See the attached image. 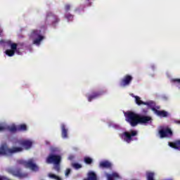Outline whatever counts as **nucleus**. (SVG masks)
Segmentation results:
<instances>
[{
    "instance_id": "nucleus-1",
    "label": "nucleus",
    "mask_w": 180,
    "mask_h": 180,
    "mask_svg": "<svg viewBox=\"0 0 180 180\" xmlns=\"http://www.w3.org/2000/svg\"><path fill=\"white\" fill-rule=\"evenodd\" d=\"M18 144L20 147L13 146L11 148L8 147L7 144L1 145V156L6 155V157H10L13 155V154H17L18 153H22L25 150H30L32 147V141L30 140H19Z\"/></svg>"
},
{
    "instance_id": "nucleus-2",
    "label": "nucleus",
    "mask_w": 180,
    "mask_h": 180,
    "mask_svg": "<svg viewBox=\"0 0 180 180\" xmlns=\"http://www.w3.org/2000/svg\"><path fill=\"white\" fill-rule=\"evenodd\" d=\"M8 44L11 46V49H6V55L8 56H14L15 53H18V55H20V50L23 49L25 44L23 42H20L19 44H16L15 42H11L9 41Z\"/></svg>"
},
{
    "instance_id": "nucleus-3",
    "label": "nucleus",
    "mask_w": 180,
    "mask_h": 180,
    "mask_svg": "<svg viewBox=\"0 0 180 180\" xmlns=\"http://www.w3.org/2000/svg\"><path fill=\"white\" fill-rule=\"evenodd\" d=\"M62 160V157L56 154H49L46 158V164H54V169L57 172L60 171V163Z\"/></svg>"
},
{
    "instance_id": "nucleus-4",
    "label": "nucleus",
    "mask_w": 180,
    "mask_h": 180,
    "mask_svg": "<svg viewBox=\"0 0 180 180\" xmlns=\"http://www.w3.org/2000/svg\"><path fill=\"white\" fill-rule=\"evenodd\" d=\"M124 116L125 120L128 122V123H129L132 127H135L139 124V115L138 113L129 110L125 112Z\"/></svg>"
},
{
    "instance_id": "nucleus-5",
    "label": "nucleus",
    "mask_w": 180,
    "mask_h": 180,
    "mask_svg": "<svg viewBox=\"0 0 180 180\" xmlns=\"http://www.w3.org/2000/svg\"><path fill=\"white\" fill-rule=\"evenodd\" d=\"M17 162L19 165H23L25 168H28L29 169H31V171H34V172H37V171L39 170L38 165L34 162V160L33 158H30L28 161H25V160H18Z\"/></svg>"
},
{
    "instance_id": "nucleus-6",
    "label": "nucleus",
    "mask_w": 180,
    "mask_h": 180,
    "mask_svg": "<svg viewBox=\"0 0 180 180\" xmlns=\"http://www.w3.org/2000/svg\"><path fill=\"white\" fill-rule=\"evenodd\" d=\"M60 21V18H59L58 15L52 13V11H47L46 17L45 18V24H51L53 27H56Z\"/></svg>"
},
{
    "instance_id": "nucleus-7",
    "label": "nucleus",
    "mask_w": 180,
    "mask_h": 180,
    "mask_svg": "<svg viewBox=\"0 0 180 180\" xmlns=\"http://www.w3.org/2000/svg\"><path fill=\"white\" fill-rule=\"evenodd\" d=\"M139 131L137 130H129V131H124L120 134V137L123 139L124 141L126 143H130L131 141H134V137L138 136Z\"/></svg>"
},
{
    "instance_id": "nucleus-8",
    "label": "nucleus",
    "mask_w": 180,
    "mask_h": 180,
    "mask_svg": "<svg viewBox=\"0 0 180 180\" xmlns=\"http://www.w3.org/2000/svg\"><path fill=\"white\" fill-rule=\"evenodd\" d=\"M11 174L13 176H16L19 179H25V178L29 176L28 173H27V172H22L20 168L11 170Z\"/></svg>"
},
{
    "instance_id": "nucleus-9",
    "label": "nucleus",
    "mask_w": 180,
    "mask_h": 180,
    "mask_svg": "<svg viewBox=\"0 0 180 180\" xmlns=\"http://www.w3.org/2000/svg\"><path fill=\"white\" fill-rule=\"evenodd\" d=\"M159 135L161 139L165 137H172L173 131L170 127H165V129H161L159 130Z\"/></svg>"
},
{
    "instance_id": "nucleus-10",
    "label": "nucleus",
    "mask_w": 180,
    "mask_h": 180,
    "mask_svg": "<svg viewBox=\"0 0 180 180\" xmlns=\"http://www.w3.org/2000/svg\"><path fill=\"white\" fill-rule=\"evenodd\" d=\"M40 32L41 31H39L38 30H34L32 32L33 37H37L33 41V44H35L36 45H40L41 41L44 39V37L40 34Z\"/></svg>"
},
{
    "instance_id": "nucleus-11",
    "label": "nucleus",
    "mask_w": 180,
    "mask_h": 180,
    "mask_svg": "<svg viewBox=\"0 0 180 180\" xmlns=\"http://www.w3.org/2000/svg\"><path fill=\"white\" fill-rule=\"evenodd\" d=\"M133 82V77L130 75H126L124 76L123 79H121L120 86H127L130 85L131 82Z\"/></svg>"
},
{
    "instance_id": "nucleus-12",
    "label": "nucleus",
    "mask_w": 180,
    "mask_h": 180,
    "mask_svg": "<svg viewBox=\"0 0 180 180\" xmlns=\"http://www.w3.org/2000/svg\"><path fill=\"white\" fill-rule=\"evenodd\" d=\"M105 91L104 90H100V91H94L91 94L89 95L88 101L89 102H91L93 99H96V98H98V96H101V95H103L105 94Z\"/></svg>"
},
{
    "instance_id": "nucleus-13",
    "label": "nucleus",
    "mask_w": 180,
    "mask_h": 180,
    "mask_svg": "<svg viewBox=\"0 0 180 180\" xmlns=\"http://www.w3.org/2000/svg\"><path fill=\"white\" fill-rule=\"evenodd\" d=\"M153 119L151 116H146V115H139V124L151 123Z\"/></svg>"
},
{
    "instance_id": "nucleus-14",
    "label": "nucleus",
    "mask_w": 180,
    "mask_h": 180,
    "mask_svg": "<svg viewBox=\"0 0 180 180\" xmlns=\"http://www.w3.org/2000/svg\"><path fill=\"white\" fill-rule=\"evenodd\" d=\"M151 109L156 113V115H158V116H161L162 117H167L169 115L167 110H159L155 107H152Z\"/></svg>"
},
{
    "instance_id": "nucleus-15",
    "label": "nucleus",
    "mask_w": 180,
    "mask_h": 180,
    "mask_svg": "<svg viewBox=\"0 0 180 180\" xmlns=\"http://www.w3.org/2000/svg\"><path fill=\"white\" fill-rule=\"evenodd\" d=\"M1 130L3 131L4 130H9L12 133H15V131H18V127L16 126H3L1 124Z\"/></svg>"
},
{
    "instance_id": "nucleus-16",
    "label": "nucleus",
    "mask_w": 180,
    "mask_h": 180,
    "mask_svg": "<svg viewBox=\"0 0 180 180\" xmlns=\"http://www.w3.org/2000/svg\"><path fill=\"white\" fill-rule=\"evenodd\" d=\"M134 98L137 105H148V106H150L151 105L150 102H144L143 101H141V97L138 95H135Z\"/></svg>"
},
{
    "instance_id": "nucleus-17",
    "label": "nucleus",
    "mask_w": 180,
    "mask_h": 180,
    "mask_svg": "<svg viewBox=\"0 0 180 180\" xmlns=\"http://www.w3.org/2000/svg\"><path fill=\"white\" fill-rule=\"evenodd\" d=\"M168 145L169 147H172V148H174L180 151V140H176V141L174 142H169Z\"/></svg>"
},
{
    "instance_id": "nucleus-18",
    "label": "nucleus",
    "mask_w": 180,
    "mask_h": 180,
    "mask_svg": "<svg viewBox=\"0 0 180 180\" xmlns=\"http://www.w3.org/2000/svg\"><path fill=\"white\" fill-rule=\"evenodd\" d=\"M106 178L108 180H115L114 178H120V174L117 172H112V173H106Z\"/></svg>"
},
{
    "instance_id": "nucleus-19",
    "label": "nucleus",
    "mask_w": 180,
    "mask_h": 180,
    "mask_svg": "<svg viewBox=\"0 0 180 180\" xmlns=\"http://www.w3.org/2000/svg\"><path fill=\"white\" fill-rule=\"evenodd\" d=\"M61 129H62V137L63 139H68V129H66L65 124L63 123L61 124Z\"/></svg>"
},
{
    "instance_id": "nucleus-20",
    "label": "nucleus",
    "mask_w": 180,
    "mask_h": 180,
    "mask_svg": "<svg viewBox=\"0 0 180 180\" xmlns=\"http://www.w3.org/2000/svg\"><path fill=\"white\" fill-rule=\"evenodd\" d=\"M100 168H106V169H111L112 168V163L109 161H101L99 164Z\"/></svg>"
},
{
    "instance_id": "nucleus-21",
    "label": "nucleus",
    "mask_w": 180,
    "mask_h": 180,
    "mask_svg": "<svg viewBox=\"0 0 180 180\" xmlns=\"http://www.w3.org/2000/svg\"><path fill=\"white\" fill-rule=\"evenodd\" d=\"M84 180H97L95 172H89L87 179H84Z\"/></svg>"
},
{
    "instance_id": "nucleus-22",
    "label": "nucleus",
    "mask_w": 180,
    "mask_h": 180,
    "mask_svg": "<svg viewBox=\"0 0 180 180\" xmlns=\"http://www.w3.org/2000/svg\"><path fill=\"white\" fill-rule=\"evenodd\" d=\"M27 130V126L25 124H18V131H26Z\"/></svg>"
},
{
    "instance_id": "nucleus-23",
    "label": "nucleus",
    "mask_w": 180,
    "mask_h": 180,
    "mask_svg": "<svg viewBox=\"0 0 180 180\" xmlns=\"http://www.w3.org/2000/svg\"><path fill=\"white\" fill-rule=\"evenodd\" d=\"M48 176L51 178V179L62 180L60 176H57V174H54V173H49Z\"/></svg>"
},
{
    "instance_id": "nucleus-24",
    "label": "nucleus",
    "mask_w": 180,
    "mask_h": 180,
    "mask_svg": "<svg viewBox=\"0 0 180 180\" xmlns=\"http://www.w3.org/2000/svg\"><path fill=\"white\" fill-rule=\"evenodd\" d=\"M154 176V172H147V180H155Z\"/></svg>"
},
{
    "instance_id": "nucleus-25",
    "label": "nucleus",
    "mask_w": 180,
    "mask_h": 180,
    "mask_svg": "<svg viewBox=\"0 0 180 180\" xmlns=\"http://www.w3.org/2000/svg\"><path fill=\"white\" fill-rule=\"evenodd\" d=\"M84 161L88 165H91V164H92V162H93V159L91 158L90 157H85L84 158Z\"/></svg>"
},
{
    "instance_id": "nucleus-26",
    "label": "nucleus",
    "mask_w": 180,
    "mask_h": 180,
    "mask_svg": "<svg viewBox=\"0 0 180 180\" xmlns=\"http://www.w3.org/2000/svg\"><path fill=\"white\" fill-rule=\"evenodd\" d=\"M70 9H71V4H65V11L66 13H68V11H70Z\"/></svg>"
},
{
    "instance_id": "nucleus-27",
    "label": "nucleus",
    "mask_w": 180,
    "mask_h": 180,
    "mask_svg": "<svg viewBox=\"0 0 180 180\" xmlns=\"http://www.w3.org/2000/svg\"><path fill=\"white\" fill-rule=\"evenodd\" d=\"M150 105L148 106V105H147L148 108L147 109H143V113H144V115H146V113H148V108H151L152 105H153L154 102L150 101Z\"/></svg>"
},
{
    "instance_id": "nucleus-28",
    "label": "nucleus",
    "mask_w": 180,
    "mask_h": 180,
    "mask_svg": "<svg viewBox=\"0 0 180 180\" xmlns=\"http://www.w3.org/2000/svg\"><path fill=\"white\" fill-rule=\"evenodd\" d=\"M72 167L75 168V169H79L80 168H82V165L81 164L75 163L72 165Z\"/></svg>"
},
{
    "instance_id": "nucleus-29",
    "label": "nucleus",
    "mask_w": 180,
    "mask_h": 180,
    "mask_svg": "<svg viewBox=\"0 0 180 180\" xmlns=\"http://www.w3.org/2000/svg\"><path fill=\"white\" fill-rule=\"evenodd\" d=\"M65 18H68V20H73L74 15L72 14H70V13L68 14H65Z\"/></svg>"
},
{
    "instance_id": "nucleus-30",
    "label": "nucleus",
    "mask_w": 180,
    "mask_h": 180,
    "mask_svg": "<svg viewBox=\"0 0 180 180\" xmlns=\"http://www.w3.org/2000/svg\"><path fill=\"white\" fill-rule=\"evenodd\" d=\"M70 174H71V169L70 168H68L65 170V176H69Z\"/></svg>"
},
{
    "instance_id": "nucleus-31",
    "label": "nucleus",
    "mask_w": 180,
    "mask_h": 180,
    "mask_svg": "<svg viewBox=\"0 0 180 180\" xmlns=\"http://www.w3.org/2000/svg\"><path fill=\"white\" fill-rule=\"evenodd\" d=\"M172 82H179V84H180V79H173Z\"/></svg>"
},
{
    "instance_id": "nucleus-32",
    "label": "nucleus",
    "mask_w": 180,
    "mask_h": 180,
    "mask_svg": "<svg viewBox=\"0 0 180 180\" xmlns=\"http://www.w3.org/2000/svg\"><path fill=\"white\" fill-rule=\"evenodd\" d=\"M1 180H9L8 177H5V176H1Z\"/></svg>"
},
{
    "instance_id": "nucleus-33",
    "label": "nucleus",
    "mask_w": 180,
    "mask_h": 180,
    "mask_svg": "<svg viewBox=\"0 0 180 180\" xmlns=\"http://www.w3.org/2000/svg\"><path fill=\"white\" fill-rule=\"evenodd\" d=\"M85 2H89V6H91V3L90 1V0H84Z\"/></svg>"
},
{
    "instance_id": "nucleus-34",
    "label": "nucleus",
    "mask_w": 180,
    "mask_h": 180,
    "mask_svg": "<svg viewBox=\"0 0 180 180\" xmlns=\"http://www.w3.org/2000/svg\"><path fill=\"white\" fill-rule=\"evenodd\" d=\"M2 42H4V40H3V39H1V44H2Z\"/></svg>"
},
{
    "instance_id": "nucleus-35",
    "label": "nucleus",
    "mask_w": 180,
    "mask_h": 180,
    "mask_svg": "<svg viewBox=\"0 0 180 180\" xmlns=\"http://www.w3.org/2000/svg\"><path fill=\"white\" fill-rule=\"evenodd\" d=\"M0 131H1V126H0Z\"/></svg>"
},
{
    "instance_id": "nucleus-36",
    "label": "nucleus",
    "mask_w": 180,
    "mask_h": 180,
    "mask_svg": "<svg viewBox=\"0 0 180 180\" xmlns=\"http://www.w3.org/2000/svg\"><path fill=\"white\" fill-rule=\"evenodd\" d=\"M0 155H1V150H0Z\"/></svg>"
},
{
    "instance_id": "nucleus-37",
    "label": "nucleus",
    "mask_w": 180,
    "mask_h": 180,
    "mask_svg": "<svg viewBox=\"0 0 180 180\" xmlns=\"http://www.w3.org/2000/svg\"><path fill=\"white\" fill-rule=\"evenodd\" d=\"M0 180H1V177H0Z\"/></svg>"
}]
</instances>
